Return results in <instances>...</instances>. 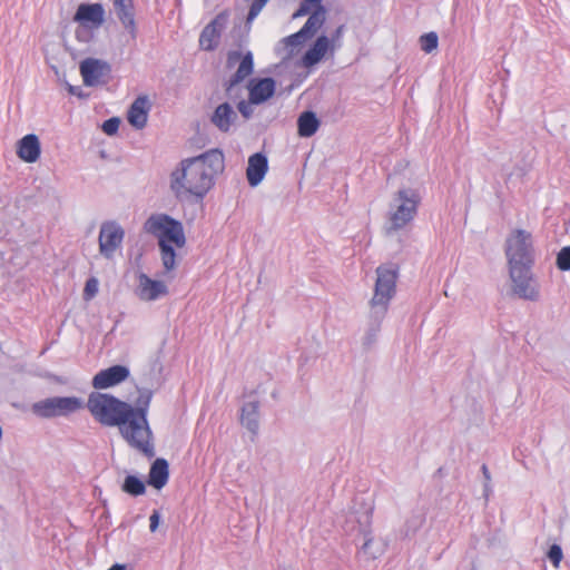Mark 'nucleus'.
<instances>
[{
	"label": "nucleus",
	"mask_w": 570,
	"mask_h": 570,
	"mask_svg": "<svg viewBox=\"0 0 570 570\" xmlns=\"http://www.w3.org/2000/svg\"><path fill=\"white\" fill-rule=\"evenodd\" d=\"M117 17L128 30L131 38L136 37V23L134 18L132 0H114Z\"/></svg>",
	"instance_id": "obj_22"
},
{
	"label": "nucleus",
	"mask_w": 570,
	"mask_h": 570,
	"mask_svg": "<svg viewBox=\"0 0 570 570\" xmlns=\"http://www.w3.org/2000/svg\"><path fill=\"white\" fill-rule=\"evenodd\" d=\"M343 30H344V27H343V26H340V27L335 30V32H334V35H333V38H332V41H333V42H336V41H338V40L341 39V37H342V35H343Z\"/></svg>",
	"instance_id": "obj_41"
},
{
	"label": "nucleus",
	"mask_w": 570,
	"mask_h": 570,
	"mask_svg": "<svg viewBox=\"0 0 570 570\" xmlns=\"http://www.w3.org/2000/svg\"><path fill=\"white\" fill-rule=\"evenodd\" d=\"M151 392L140 395L137 406L124 402L107 393L92 392L87 407L94 419L106 426H118L128 444L142 452L147 458L155 455L151 443L153 432L147 421Z\"/></svg>",
	"instance_id": "obj_1"
},
{
	"label": "nucleus",
	"mask_w": 570,
	"mask_h": 570,
	"mask_svg": "<svg viewBox=\"0 0 570 570\" xmlns=\"http://www.w3.org/2000/svg\"><path fill=\"white\" fill-rule=\"evenodd\" d=\"M557 266L561 271H570V246L563 247L557 256Z\"/></svg>",
	"instance_id": "obj_31"
},
{
	"label": "nucleus",
	"mask_w": 570,
	"mask_h": 570,
	"mask_svg": "<svg viewBox=\"0 0 570 570\" xmlns=\"http://www.w3.org/2000/svg\"><path fill=\"white\" fill-rule=\"evenodd\" d=\"M351 520L358 523L360 532L363 534L364 542L361 547L360 553L366 559V560H373L376 559L380 554V550L373 549V538L371 537V533L368 531L371 519H372V507L366 508V510L357 517L355 512L351 513Z\"/></svg>",
	"instance_id": "obj_14"
},
{
	"label": "nucleus",
	"mask_w": 570,
	"mask_h": 570,
	"mask_svg": "<svg viewBox=\"0 0 570 570\" xmlns=\"http://www.w3.org/2000/svg\"><path fill=\"white\" fill-rule=\"evenodd\" d=\"M110 65L96 58H86L79 65V71L86 86H97L110 73Z\"/></svg>",
	"instance_id": "obj_12"
},
{
	"label": "nucleus",
	"mask_w": 570,
	"mask_h": 570,
	"mask_svg": "<svg viewBox=\"0 0 570 570\" xmlns=\"http://www.w3.org/2000/svg\"><path fill=\"white\" fill-rule=\"evenodd\" d=\"M106 12L100 3H81L73 16L78 24L75 31L79 42H90L95 32L105 23Z\"/></svg>",
	"instance_id": "obj_6"
},
{
	"label": "nucleus",
	"mask_w": 570,
	"mask_h": 570,
	"mask_svg": "<svg viewBox=\"0 0 570 570\" xmlns=\"http://www.w3.org/2000/svg\"><path fill=\"white\" fill-rule=\"evenodd\" d=\"M129 376L128 367L124 365H114L98 372L92 379L95 389H108L125 381Z\"/></svg>",
	"instance_id": "obj_16"
},
{
	"label": "nucleus",
	"mask_w": 570,
	"mask_h": 570,
	"mask_svg": "<svg viewBox=\"0 0 570 570\" xmlns=\"http://www.w3.org/2000/svg\"><path fill=\"white\" fill-rule=\"evenodd\" d=\"M420 202L421 197L415 189H399L390 204L386 234L390 235L410 224L417 214Z\"/></svg>",
	"instance_id": "obj_4"
},
{
	"label": "nucleus",
	"mask_w": 570,
	"mask_h": 570,
	"mask_svg": "<svg viewBox=\"0 0 570 570\" xmlns=\"http://www.w3.org/2000/svg\"><path fill=\"white\" fill-rule=\"evenodd\" d=\"M168 478V462L163 458L156 459L150 466L147 483L153 488L160 490L167 484Z\"/></svg>",
	"instance_id": "obj_21"
},
{
	"label": "nucleus",
	"mask_w": 570,
	"mask_h": 570,
	"mask_svg": "<svg viewBox=\"0 0 570 570\" xmlns=\"http://www.w3.org/2000/svg\"><path fill=\"white\" fill-rule=\"evenodd\" d=\"M125 237L124 228L116 222H105L99 230V252L100 254L110 259L114 257L115 252L121 246Z\"/></svg>",
	"instance_id": "obj_11"
},
{
	"label": "nucleus",
	"mask_w": 570,
	"mask_h": 570,
	"mask_svg": "<svg viewBox=\"0 0 570 570\" xmlns=\"http://www.w3.org/2000/svg\"><path fill=\"white\" fill-rule=\"evenodd\" d=\"M98 292V281L96 278H89L86 282L83 297L85 299L92 298Z\"/></svg>",
	"instance_id": "obj_33"
},
{
	"label": "nucleus",
	"mask_w": 570,
	"mask_h": 570,
	"mask_svg": "<svg viewBox=\"0 0 570 570\" xmlns=\"http://www.w3.org/2000/svg\"><path fill=\"white\" fill-rule=\"evenodd\" d=\"M160 514L157 510H154L151 515L149 517V528L151 532H155L159 525Z\"/></svg>",
	"instance_id": "obj_38"
},
{
	"label": "nucleus",
	"mask_w": 570,
	"mask_h": 570,
	"mask_svg": "<svg viewBox=\"0 0 570 570\" xmlns=\"http://www.w3.org/2000/svg\"><path fill=\"white\" fill-rule=\"evenodd\" d=\"M239 61V66L235 72V75L230 78L229 82L226 86V90L229 92L232 88L238 82L243 81L245 78L252 75L254 62L253 55L247 52L246 55H242L239 51H230L227 56V67L232 68L235 63Z\"/></svg>",
	"instance_id": "obj_15"
},
{
	"label": "nucleus",
	"mask_w": 570,
	"mask_h": 570,
	"mask_svg": "<svg viewBox=\"0 0 570 570\" xmlns=\"http://www.w3.org/2000/svg\"><path fill=\"white\" fill-rule=\"evenodd\" d=\"M323 0H304L302 1L293 18L309 14L307 21L302 28V31L307 38L313 37L324 24L326 18V10L322 6Z\"/></svg>",
	"instance_id": "obj_10"
},
{
	"label": "nucleus",
	"mask_w": 570,
	"mask_h": 570,
	"mask_svg": "<svg viewBox=\"0 0 570 570\" xmlns=\"http://www.w3.org/2000/svg\"><path fill=\"white\" fill-rule=\"evenodd\" d=\"M253 105L249 99L248 101L242 100L238 104L237 108L244 118L248 119L253 115Z\"/></svg>",
	"instance_id": "obj_37"
},
{
	"label": "nucleus",
	"mask_w": 570,
	"mask_h": 570,
	"mask_svg": "<svg viewBox=\"0 0 570 570\" xmlns=\"http://www.w3.org/2000/svg\"><path fill=\"white\" fill-rule=\"evenodd\" d=\"M40 145H18L17 155L27 163H35L40 156Z\"/></svg>",
	"instance_id": "obj_28"
},
{
	"label": "nucleus",
	"mask_w": 570,
	"mask_h": 570,
	"mask_svg": "<svg viewBox=\"0 0 570 570\" xmlns=\"http://www.w3.org/2000/svg\"><path fill=\"white\" fill-rule=\"evenodd\" d=\"M376 276L374 294L370 301L368 328L363 337V345L366 348L376 342L390 302L395 295L397 268L392 265L379 266Z\"/></svg>",
	"instance_id": "obj_3"
},
{
	"label": "nucleus",
	"mask_w": 570,
	"mask_h": 570,
	"mask_svg": "<svg viewBox=\"0 0 570 570\" xmlns=\"http://www.w3.org/2000/svg\"><path fill=\"white\" fill-rule=\"evenodd\" d=\"M94 153L98 154L100 156V158L104 159V160H112V159L116 158L115 155H112L111 153L107 151L106 149H98V150H95Z\"/></svg>",
	"instance_id": "obj_39"
},
{
	"label": "nucleus",
	"mask_w": 570,
	"mask_h": 570,
	"mask_svg": "<svg viewBox=\"0 0 570 570\" xmlns=\"http://www.w3.org/2000/svg\"><path fill=\"white\" fill-rule=\"evenodd\" d=\"M145 228L158 238V245L171 243L181 248L186 244L183 224L169 215L157 214L150 216L145 224Z\"/></svg>",
	"instance_id": "obj_7"
},
{
	"label": "nucleus",
	"mask_w": 570,
	"mask_h": 570,
	"mask_svg": "<svg viewBox=\"0 0 570 570\" xmlns=\"http://www.w3.org/2000/svg\"><path fill=\"white\" fill-rule=\"evenodd\" d=\"M259 402L249 401L242 407L240 422L252 433H257L259 428Z\"/></svg>",
	"instance_id": "obj_24"
},
{
	"label": "nucleus",
	"mask_w": 570,
	"mask_h": 570,
	"mask_svg": "<svg viewBox=\"0 0 570 570\" xmlns=\"http://www.w3.org/2000/svg\"><path fill=\"white\" fill-rule=\"evenodd\" d=\"M149 104L146 97H138L130 106L127 120L137 129L145 127L148 118Z\"/></svg>",
	"instance_id": "obj_20"
},
{
	"label": "nucleus",
	"mask_w": 570,
	"mask_h": 570,
	"mask_svg": "<svg viewBox=\"0 0 570 570\" xmlns=\"http://www.w3.org/2000/svg\"><path fill=\"white\" fill-rule=\"evenodd\" d=\"M121 490L127 494L138 497L146 492V485L144 481L136 475H127L121 485Z\"/></svg>",
	"instance_id": "obj_27"
},
{
	"label": "nucleus",
	"mask_w": 570,
	"mask_h": 570,
	"mask_svg": "<svg viewBox=\"0 0 570 570\" xmlns=\"http://www.w3.org/2000/svg\"><path fill=\"white\" fill-rule=\"evenodd\" d=\"M420 43H421V49L424 52H426V53L432 52L438 47V36H436V33L435 32H429V33H425V35L421 36Z\"/></svg>",
	"instance_id": "obj_30"
},
{
	"label": "nucleus",
	"mask_w": 570,
	"mask_h": 570,
	"mask_svg": "<svg viewBox=\"0 0 570 570\" xmlns=\"http://www.w3.org/2000/svg\"><path fill=\"white\" fill-rule=\"evenodd\" d=\"M318 128V120L312 112H304L298 118V132L303 137L312 136Z\"/></svg>",
	"instance_id": "obj_26"
},
{
	"label": "nucleus",
	"mask_w": 570,
	"mask_h": 570,
	"mask_svg": "<svg viewBox=\"0 0 570 570\" xmlns=\"http://www.w3.org/2000/svg\"><path fill=\"white\" fill-rule=\"evenodd\" d=\"M481 471L484 476L483 494H484L485 499H488L492 491L491 485H490L491 474H490V471H489L487 464H482Z\"/></svg>",
	"instance_id": "obj_35"
},
{
	"label": "nucleus",
	"mask_w": 570,
	"mask_h": 570,
	"mask_svg": "<svg viewBox=\"0 0 570 570\" xmlns=\"http://www.w3.org/2000/svg\"><path fill=\"white\" fill-rule=\"evenodd\" d=\"M119 125H120V120L119 118H110L108 120H106L104 124H102V130L107 134V135H114L117 132L118 128H119Z\"/></svg>",
	"instance_id": "obj_34"
},
{
	"label": "nucleus",
	"mask_w": 570,
	"mask_h": 570,
	"mask_svg": "<svg viewBox=\"0 0 570 570\" xmlns=\"http://www.w3.org/2000/svg\"><path fill=\"white\" fill-rule=\"evenodd\" d=\"M508 268L512 293L519 298L537 302L540 298V291L532 273V266H512Z\"/></svg>",
	"instance_id": "obj_8"
},
{
	"label": "nucleus",
	"mask_w": 570,
	"mask_h": 570,
	"mask_svg": "<svg viewBox=\"0 0 570 570\" xmlns=\"http://www.w3.org/2000/svg\"><path fill=\"white\" fill-rule=\"evenodd\" d=\"M161 254V262L167 272L173 271L176 265V252L170 244L158 245Z\"/></svg>",
	"instance_id": "obj_29"
},
{
	"label": "nucleus",
	"mask_w": 570,
	"mask_h": 570,
	"mask_svg": "<svg viewBox=\"0 0 570 570\" xmlns=\"http://www.w3.org/2000/svg\"><path fill=\"white\" fill-rule=\"evenodd\" d=\"M224 167V155L217 148L183 159L169 175V189L179 202L203 199Z\"/></svg>",
	"instance_id": "obj_2"
},
{
	"label": "nucleus",
	"mask_w": 570,
	"mask_h": 570,
	"mask_svg": "<svg viewBox=\"0 0 570 570\" xmlns=\"http://www.w3.org/2000/svg\"><path fill=\"white\" fill-rule=\"evenodd\" d=\"M168 293L166 284L154 281L145 274L139 276L138 295L144 301H156Z\"/></svg>",
	"instance_id": "obj_18"
},
{
	"label": "nucleus",
	"mask_w": 570,
	"mask_h": 570,
	"mask_svg": "<svg viewBox=\"0 0 570 570\" xmlns=\"http://www.w3.org/2000/svg\"><path fill=\"white\" fill-rule=\"evenodd\" d=\"M268 169L267 156L263 153H256L248 158L246 176L252 187L257 186L265 177Z\"/></svg>",
	"instance_id": "obj_19"
},
{
	"label": "nucleus",
	"mask_w": 570,
	"mask_h": 570,
	"mask_svg": "<svg viewBox=\"0 0 570 570\" xmlns=\"http://www.w3.org/2000/svg\"><path fill=\"white\" fill-rule=\"evenodd\" d=\"M247 88L250 102L259 105L273 97L275 81L272 78L252 79Z\"/></svg>",
	"instance_id": "obj_17"
},
{
	"label": "nucleus",
	"mask_w": 570,
	"mask_h": 570,
	"mask_svg": "<svg viewBox=\"0 0 570 570\" xmlns=\"http://www.w3.org/2000/svg\"><path fill=\"white\" fill-rule=\"evenodd\" d=\"M330 48V40L326 36L316 39L312 48H309L302 58V65L306 68L318 63L326 55Z\"/></svg>",
	"instance_id": "obj_23"
},
{
	"label": "nucleus",
	"mask_w": 570,
	"mask_h": 570,
	"mask_svg": "<svg viewBox=\"0 0 570 570\" xmlns=\"http://www.w3.org/2000/svg\"><path fill=\"white\" fill-rule=\"evenodd\" d=\"M227 20L228 13L220 12L203 29L199 36V47L203 50L212 51L217 48Z\"/></svg>",
	"instance_id": "obj_13"
},
{
	"label": "nucleus",
	"mask_w": 570,
	"mask_h": 570,
	"mask_svg": "<svg viewBox=\"0 0 570 570\" xmlns=\"http://www.w3.org/2000/svg\"><path fill=\"white\" fill-rule=\"evenodd\" d=\"M18 142H39V139L35 134H29L22 137Z\"/></svg>",
	"instance_id": "obj_40"
},
{
	"label": "nucleus",
	"mask_w": 570,
	"mask_h": 570,
	"mask_svg": "<svg viewBox=\"0 0 570 570\" xmlns=\"http://www.w3.org/2000/svg\"><path fill=\"white\" fill-rule=\"evenodd\" d=\"M83 403L76 396H53L32 405L35 414L41 417L66 416L82 409Z\"/></svg>",
	"instance_id": "obj_9"
},
{
	"label": "nucleus",
	"mask_w": 570,
	"mask_h": 570,
	"mask_svg": "<svg viewBox=\"0 0 570 570\" xmlns=\"http://www.w3.org/2000/svg\"><path fill=\"white\" fill-rule=\"evenodd\" d=\"M562 557L563 554L561 547L558 544H552L548 551V558L551 560L554 567H559Z\"/></svg>",
	"instance_id": "obj_32"
},
{
	"label": "nucleus",
	"mask_w": 570,
	"mask_h": 570,
	"mask_svg": "<svg viewBox=\"0 0 570 570\" xmlns=\"http://www.w3.org/2000/svg\"><path fill=\"white\" fill-rule=\"evenodd\" d=\"M236 118V114L232 106L227 102L219 105L213 116L212 122L223 131L229 130L232 124Z\"/></svg>",
	"instance_id": "obj_25"
},
{
	"label": "nucleus",
	"mask_w": 570,
	"mask_h": 570,
	"mask_svg": "<svg viewBox=\"0 0 570 570\" xmlns=\"http://www.w3.org/2000/svg\"><path fill=\"white\" fill-rule=\"evenodd\" d=\"M307 39V37L305 36V33L302 31V29L299 31H297L296 33H293L289 37H287L285 39L286 41V45L287 46H292V47H295V46H298L301 45L303 41H305Z\"/></svg>",
	"instance_id": "obj_36"
},
{
	"label": "nucleus",
	"mask_w": 570,
	"mask_h": 570,
	"mask_svg": "<svg viewBox=\"0 0 570 570\" xmlns=\"http://www.w3.org/2000/svg\"><path fill=\"white\" fill-rule=\"evenodd\" d=\"M504 253L508 267L533 266L534 246L531 233L525 229H513L505 239Z\"/></svg>",
	"instance_id": "obj_5"
}]
</instances>
